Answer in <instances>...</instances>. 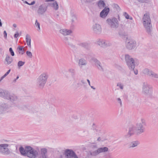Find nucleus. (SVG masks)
Returning a JSON list of instances; mask_svg holds the SVG:
<instances>
[{"label": "nucleus", "mask_w": 158, "mask_h": 158, "mask_svg": "<svg viewBox=\"0 0 158 158\" xmlns=\"http://www.w3.org/2000/svg\"><path fill=\"white\" fill-rule=\"evenodd\" d=\"M97 67L100 70L102 71H103V69L101 65V63L99 65H98V66H97Z\"/></svg>", "instance_id": "nucleus-41"}, {"label": "nucleus", "mask_w": 158, "mask_h": 158, "mask_svg": "<svg viewBox=\"0 0 158 158\" xmlns=\"http://www.w3.org/2000/svg\"><path fill=\"white\" fill-rule=\"evenodd\" d=\"M39 158H49L46 149L43 148L40 150V154Z\"/></svg>", "instance_id": "nucleus-18"}, {"label": "nucleus", "mask_w": 158, "mask_h": 158, "mask_svg": "<svg viewBox=\"0 0 158 158\" xmlns=\"http://www.w3.org/2000/svg\"><path fill=\"white\" fill-rule=\"evenodd\" d=\"M13 26L15 27V28H16V27H17V25L16 24H13Z\"/></svg>", "instance_id": "nucleus-56"}, {"label": "nucleus", "mask_w": 158, "mask_h": 158, "mask_svg": "<svg viewBox=\"0 0 158 158\" xmlns=\"http://www.w3.org/2000/svg\"><path fill=\"white\" fill-rule=\"evenodd\" d=\"M134 73L135 75H137L138 74V71H137V70H136V71L134 70Z\"/></svg>", "instance_id": "nucleus-53"}, {"label": "nucleus", "mask_w": 158, "mask_h": 158, "mask_svg": "<svg viewBox=\"0 0 158 158\" xmlns=\"http://www.w3.org/2000/svg\"><path fill=\"white\" fill-rule=\"evenodd\" d=\"M25 64L24 62H23L22 61H19L18 63V66L19 67H20L23 66Z\"/></svg>", "instance_id": "nucleus-35"}, {"label": "nucleus", "mask_w": 158, "mask_h": 158, "mask_svg": "<svg viewBox=\"0 0 158 158\" xmlns=\"http://www.w3.org/2000/svg\"><path fill=\"white\" fill-rule=\"evenodd\" d=\"M8 105L6 103H0V115L6 113L8 111Z\"/></svg>", "instance_id": "nucleus-16"}, {"label": "nucleus", "mask_w": 158, "mask_h": 158, "mask_svg": "<svg viewBox=\"0 0 158 158\" xmlns=\"http://www.w3.org/2000/svg\"><path fill=\"white\" fill-rule=\"evenodd\" d=\"M117 100L118 103L120 104V106H122V104L121 99L120 98H118L117 99Z\"/></svg>", "instance_id": "nucleus-43"}, {"label": "nucleus", "mask_w": 158, "mask_h": 158, "mask_svg": "<svg viewBox=\"0 0 158 158\" xmlns=\"http://www.w3.org/2000/svg\"><path fill=\"white\" fill-rule=\"evenodd\" d=\"M91 87V88L92 89H95V88H94V86H90Z\"/></svg>", "instance_id": "nucleus-57"}, {"label": "nucleus", "mask_w": 158, "mask_h": 158, "mask_svg": "<svg viewBox=\"0 0 158 158\" xmlns=\"http://www.w3.org/2000/svg\"><path fill=\"white\" fill-rule=\"evenodd\" d=\"M17 50L19 54L22 55L25 52V50L23 49V47L22 46H19L17 48Z\"/></svg>", "instance_id": "nucleus-24"}, {"label": "nucleus", "mask_w": 158, "mask_h": 158, "mask_svg": "<svg viewBox=\"0 0 158 158\" xmlns=\"http://www.w3.org/2000/svg\"><path fill=\"white\" fill-rule=\"evenodd\" d=\"M144 124V121L143 119H141V123H138L136 124L135 128L136 135H139L144 132L145 128L143 125Z\"/></svg>", "instance_id": "nucleus-9"}, {"label": "nucleus", "mask_w": 158, "mask_h": 158, "mask_svg": "<svg viewBox=\"0 0 158 158\" xmlns=\"http://www.w3.org/2000/svg\"><path fill=\"white\" fill-rule=\"evenodd\" d=\"M3 35L5 38L6 39L7 38V33L6 31H4L3 32Z\"/></svg>", "instance_id": "nucleus-46"}, {"label": "nucleus", "mask_w": 158, "mask_h": 158, "mask_svg": "<svg viewBox=\"0 0 158 158\" xmlns=\"http://www.w3.org/2000/svg\"><path fill=\"white\" fill-rule=\"evenodd\" d=\"M81 82L83 84H86L85 81L84 79H81Z\"/></svg>", "instance_id": "nucleus-50"}, {"label": "nucleus", "mask_w": 158, "mask_h": 158, "mask_svg": "<svg viewBox=\"0 0 158 158\" xmlns=\"http://www.w3.org/2000/svg\"><path fill=\"white\" fill-rule=\"evenodd\" d=\"M98 5L100 8L104 7L105 6V4L103 1H100L98 3Z\"/></svg>", "instance_id": "nucleus-32"}, {"label": "nucleus", "mask_w": 158, "mask_h": 158, "mask_svg": "<svg viewBox=\"0 0 158 158\" xmlns=\"http://www.w3.org/2000/svg\"><path fill=\"white\" fill-rule=\"evenodd\" d=\"M109 11V8H105L100 13V17L102 18H105L107 15Z\"/></svg>", "instance_id": "nucleus-19"}, {"label": "nucleus", "mask_w": 158, "mask_h": 158, "mask_svg": "<svg viewBox=\"0 0 158 158\" xmlns=\"http://www.w3.org/2000/svg\"><path fill=\"white\" fill-rule=\"evenodd\" d=\"M79 45L87 50H89L90 48L89 44L86 43H81L79 44Z\"/></svg>", "instance_id": "nucleus-23"}, {"label": "nucleus", "mask_w": 158, "mask_h": 158, "mask_svg": "<svg viewBox=\"0 0 158 158\" xmlns=\"http://www.w3.org/2000/svg\"><path fill=\"white\" fill-rule=\"evenodd\" d=\"M31 108V107L29 106H24L23 109L25 110H30Z\"/></svg>", "instance_id": "nucleus-42"}, {"label": "nucleus", "mask_w": 158, "mask_h": 158, "mask_svg": "<svg viewBox=\"0 0 158 158\" xmlns=\"http://www.w3.org/2000/svg\"><path fill=\"white\" fill-rule=\"evenodd\" d=\"M35 25L36 27H37V30L39 31H40V23L38 22L37 20H36L35 23Z\"/></svg>", "instance_id": "nucleus-31"}, {"label": "nucleus", "mask_w": 158, "mask_h": 158, "mask_svg": "<svg viewBox=\"0 0 158 158\" xmlns=\"http://www.w3.org/2000/svg\"><path fill=\"white\" fill-rule=\"evenodd\" d=\"M107 23L112 28L116 29L119 26V23L117 18H113L106 20Z\"/></svg>", "instance_id": "nucleus-8"}, {"label": "nucleus", "mask_w": 158, "mask_h": 158, "mask_svg": "<svg viewBox=\"0 0 158 158\" xmlns=\"http://www.w3.org/2000/svg\"><path fill=\"white\" fill-rule=\"evenodd\" d=\"M19 78V77L18 76L17 77H16V80H17L18 78Z\"/></svg>", "instance_id": "nucleus-63"}, {"label": "nucleus", "mask_w": 158, "mask_h": 158, "mask_svg": "<svg viewBox=\"0 0 158 158\" xmlns=\"http://www.w3.org/2000/svg\"><path fill=\"white\" fill-rule=\"evenodd\" d=\"M64 155L66 158H78L75 153L71 150H66Z\"/></svg>", "instance_id": "nucleus-13"}, {"label": "nucleus", "mask_w": 158, "mask_h": 158, "mask_svg": "<svg viewBox=\"0 0 158 158\" xmlns=\"http://www.w3.org/2000/svg\"><path fill=\"white\" fill-rule=\"evenodd\" d=\"M93 33L97 35H99L102 32V28L101 26L97 23L94 24L92 27Z\"/></svg>", "instance_id": "nucleus-10"}, {"label": "nucleus", "mask_w": 158, "mask_h": 158, "mask_svg": "<svg viewBox=\"0 0 158 158\" xmlns=\"http://www.w3.org/2000/svg\"><path fill=\"white\" fill-rule=\"evenodd\" d=\"M72 40L70 38H68L67 37H65L64 38V40L65 41L66 44H68L69 45L71 46H73L72 42L70 41V40Z\"/></svg>", "instance_id": "nucleus-29"}, {"label": "nucleus", "mask_w": 158, "mask_h": 158, "mask_svg": "<svg viewBox=\"0 0 158 158\" xmlns=\"http://www.w3.org/2000/svg\"><path fill=\"white\" fill-rule=\"evenodd\" d=\"M10 145L7 143H0V153L4 156H10L12 153Z\"/></svg>", "instance_id": "nucleus-5"}, {"label": "nucleus", "mask_w": 158, "mask_h": 158, "mask_svg": "<svg viewBox=\"0 0 158 158\" xmlns=\"http://www.w3.org/2000/svg\"><path fill=\"white\" fill-rule=\"evenodd\" d=\"M27 55L30 58H31L32 56V55L31 52L29 51H27L26 52Z\"/></svg>", "instance_id": "nucleus-36"}, {"label": "nucleus", "mask_w": 158, "mask_h": 158, "mask_svg": "<svg viewBox=\"0 0 158 158\" xmlns=\"http://www.w3.org/2000/svg\"><path fill=\"white\" fill-rule=\"evenodd\" d=\"M13 60L12 57H10L9 56L7 55L5 58V61L6 62L7 64H10Z\"/></svg>", "instance_id": "nucleus-26"}, {"label": "nucleus", "mask_w": 158, "mask_h": 158, "mask_svg": "<svg viewBox=\"0 0 158 158\" xmlns=\"http://www.w3.org/2000/svg\"><path fill=\"white\" fill-rule=\"evenodd\" d=\"M23 1V2L24 3H26V4H27L28 5H29V4H30V3H29L27 1Z\"/></svg>", "instance_id": "nucleus-55"}, {"label": "nucleus", "mask_w": 158, "mask_h": 158, "mask_svg": "<svg viewBox=\"0 0 158 158\" xmlns=\"http://www.w3.org/2000/svg\"><path fill=\"white\" fill-rule=\"evenodd\" d=\"M87 81L89 85L90 86V81L89 80V79H87Z\"/></svg>", "instance_id": "nucleus-54"}, {"label": "nucleus", "mask_w": 158, "mask_h": 158, "mask_svg": "<svg viewBox=\"0 0 158 158\" xmlns=\"http://www.w3.org/2000/svg\"><path fill=\"white\" fill-rule=\"evenodd\" d=\"M120 25H121V28H122V29L123 30H124V29H125L126 27H125V25H124L123 24H121Z\"/></svg>", "instance_id": "nucleus-49"}, {"label": "nucleus", "mask_w": 158, "mask_h": 158, "mask_svg": "<svg viewBox=\"0 0 158 158\" xmlns=\"http://www.w3.org/2000/svg\"><path fill=\"white\" fill-rule=\"evenodd\" d=\"M16 80H16V79H14L13 80V82H16Z\"/></svg>", "instance_id": "nucleus-61"}, {"label": "nucleus", "mask_w": 158, "mask_h": 158, "mask_svg": "<svg viewBox=\"0 0 158 158\" xmlns=\"http://www.w3.org/2000/svg\"><path fill=\"white\" fill-rule=\"evenodd\" d=\"M152 71L148 69H145L143 70V73L145 74L148 75L150 76Z\"/></svg>", "instance_id": "nucleus-30"}, {"label": "nucleus", "mask_w": 158, "mask_h": 158, "mask_svg": "<svg viewBox=\"0 0 158 158\" xmlns=\"http://www.w3.org/2000/svg\"><path fill=\"white\" fill-rule=\"evenodd\" d=\"M60 158H62V155H60Z\"/></svg>", "instance_id": "nucleus-64"}, {"label": "nucleus", "mask_w": 158, "mask_h": 158, "mask_svg": "<svg viewBox=\"0 0 158 158\" xmlns=\"http://www.w3.org/2000/svg\"><path fill=\"white\" fill-rule=\"evenodd\" d=\"M151 86L147 83L144 82L143 84L142 87V93L146 95L150 94L152 92Z\"/></svg>", "instance_id": "nucleus-12"}, {"label": "nucleus", "mask_w": 158, "mask_h": 158, "mask_svg": "<svg viewBox=\"0 0 158 158\" xmlns=\"http://www.w3.org/2000/svg\"><path fill=\"white\" fill-rule=\"evenodd\" d=\"M125 58L129 69L131 70H134L135 66L134 60L128 54L125 55Z\"/></svg>", "instance_id": "nucleus-7"}, {"label": "nucleus", "mask_w": 158, "mask_h": 158, "mask_svg": "<svg viewBox=\"0 0 158 158\" xmlns=\"http://www.w3.org/2000/svg\"><path fill=\"white\" fill-rule=\"evenodd\" d=\"M92 148L93 149L89 151L88 153L89 155L91 156H96L100 153L107 152L108 150V148L106 147L101 148L95 150V149L97 148L96 145L93 146Z\"/></svg>", "instance_id": "nucleus-6"}, {"label": "nucleus", "mask_w": 158, "mask_h": 158, "mask_svg": "<svg viewBox=\"0 0 158 158\" xmlns=\"http://www.w3.org/2000/svg\"><path fill=\"white\" fill-rule=\"evenodd\" d=\"M139 143L138 141L132 142L129 144V148H134L136 147L139 144Z\"/></svg>", "instance_id": "nucleus-27"}, {"label": "nucleus", "mask_w": 158, "mask_h": 158, "mask_svg": "<svg viewBox=\"0 0 158 158\" xmlns=\"http://www.w3.org/2000/svg\"><path fill=\"white\" fill-rule=\"evenodd\" d=\"M0 97L10 101L15 106H17L18 99L15 94L10 93L6 90L0 88Z\"/></svg>", "instance_id": "nucleus-2"}, {"label": "nucleus", "mask_w": 158, "mask_h": 158, "mask_svg": "<svg viewBox=\"0 0 158 158\" xmlns=\"http://www.w3.org/2000/svg\"><path fill=\"white\" fill-rule=\"evenodd\" d=\"M101 138L100 137H99L97 139V140L98 141H100L101 140Z\"/></svg>", "instance_id": "nucleus-58"}, {"label": "nucleus", "mask_w": 158, "mask_h": 158, "mask_svg": "<svg viewBox=\"0 0 158 158\" xmlns=\"http://www.w3.org/2000/svg\"><path fill=\"white\" fill-rule=\"evenodd\" d=\"M136 46V41L133 40H128L126 41V47L129 50L134 49Z\"/></svg>", "instance_id": "nucleus-14"}, {"label": "nucleus", "mask_w": 158, "mask_h": 158, "mask_svg": "<svg viewBox=\"0 0 158 158\" xmlns=\"http://www.w3.org/2000/svg\"><path fill=\"white\" fill-rule=\"evenodd\" d=\"M49 6V3H44L40 5L37 10L38 13L39 15H43L46 11L48 7Z\"/></svg>", "instance_id": "nucleus-11"}, {"label": "nucleus", "mask_w": 158, "mask_h": 158, "mask_svg": "<svg viewBox=\"0 0 158 158\" xmlns=\"http://www.w3.org/2000/svg\"><path fill=\"white\" fill-rule=\"evenodd\" d=\"M26 40L27 45L30 48L31 47V38L30 36L28 34L26 35Z\"/></svg>", "instance_id": "nucleus-25"}, {"label": "nucleus", "mask_w": 158, "mask_h": 158, "mask_svg": "<svg viewBox=\"0 0 158 158\" xmlns=\"http://www.w3.org/2000/svg\"><path fill=\"white\" fill-rule=\"evenodd\" d=\"M68 72L69 73L71 77L74 78L76 74V71L75 69L73 68H70L68 69Z\"/></svg>", "instance_id": "nucleus-22"}, {"label": "nucleus", "mask_w": 158, "mask_h": 158, "mask_svg": "<svg viewBox=\"0 0 158 158\" xmlns=\"http://www.w3.org/2000/svg\"><path fill=\"white\" fill-rule=\"evenodd\" d=\"M35 3V1H33L31 3H30V4H29V5H34Z\"/></svg>", "instance_id": "nucleus-51"}, {"label": "nucleus", "mask_w": 158, "mask_h": 158, "mask_svg": "<svg viewBox=\"0 0 158 158\" xmlns=\"http://www.w3.org/2000/svg\"><path fill=\"white\" fill-rule=\"evenodd\" d=\"M93 60L94 62L95 65H96L97 63L99 62V61L96 58H94L93 59Z\"/></svg>", "instance_id": "nucleus-44"}, {"label": "nucleus", "mask_w": 158, "mask_h": 158, "mask_svg": "<svg viewBox=\"0 0 158 158\" xmlns=\"http://www.w3.org/2000/svg\"><path fill=\"white\" fill-rule=\"evenodd\" d=\"M123 15L124 16H125L126 19H132V18L131 17V18H129V15L126 12H124L123 13Z\"/></svg>", "instance_id": "nucleus-37"}, {"label": "nucleus", "mask_w": 158, "mask_h": 158, "mask_svg": "<svg viewBox=\"0 0 158 158\" xmlns=\"http://www.w3.org/2000/svg\"><path fill=\"white\" fill-rule=\"evenodd\" d=\"M97 43L100 46L103 48H106L111 45V43L110 41L102 39L98 40Z\"/></svg>", "instance_id": "nucleus-15"}, {"label": "nucleus", "mask_w": 158, "mask_h": 158, "mask_svg": "<svg viewBox=\"0 0 158 158\" xmlns=\"http://www.w3.org/2000/svg\"><path fill=\"white\" fill-rule=\"evenodd\" d=\"M139 2L141 3H146L147 0H138Z\"/></svg>", "instance_id": "nucleus-47"}, {"label": "nucleus", "mask_w": 158, "mask_h": 158, "mask_svg": "<svg viewBox=\"0 0 158 158\" xmlns=\"http://www.w3.org/2000/svg\"><path fill=\"white\" fill-rule=\"evenodd\" d=\"M94 132H95L96 131V132H97L98 131V130L96 129H94Z\"/></svg>", "instance_id": "nucleus-60"}, {"label": "nucleus", "mask_w": 158, "mask_h": 158, "mask_svg": "<svg viewBox=\"0 0 158 158\" xmlns=\"http://www.w3.org/2000/svg\"><path fill=\"white\" fill-rule=\"evenodd\" d=\"M48 77V75L46 73L41 74L37 79V84L40 89L43 88L45 85Z\"/></svg>", "instance_id": "nucleus-4"}, {"label": "nucleus", "mask_w": 158, "mask_h": 158, "mask_svg": "<svg viewBox=\"0 0 158 158\" xmlns=\"http://www.w3.org/2000/svg\"><path fill=\"white\" fill-rule=\"evenodd\" d=\"M143 23L146 32L151 34L152 30L151 20L148 13H146L143 15L142 19Z\"/></svg>", "instance_id": "nucleus-3"}, {"label": "nucleus", "mask_w": 158, "mask_h": 158, "mask_svg": "<svg viewBox=\"0 0 158 158\" xmlns=\"http://www.w3.org/2000/svg\"><path fill=\"white\" fill-rule=\"evenodd\" d=\"M150 76L155 78H158V74L152 71Z\"/></svg>", "instance_id": "nucleus-33"}, {"label": "nucleus", "mask_w": 158, "mask_h": 158, "mask_svg": "<svg viewBox=\"0 0 158 158\" xmlns=\"http://www.w3.org/2000/svg\"><path fill=\"white\" fill-rule=\"evenodd\" d=\"M47 2H49L51 1H54V0H45Z\"/></svg>", "instance_id": "nucleus-59"}, {"label": "nucleus", "mask_w": 158, "mask_h": 158, "mask_svg": "<svg viewBox=\"0 0 158 158\" xmlns=\"http://www.w3.org/2000/svg\"><path fill=\"white\" fill-rule=\"evenodd\" d=\"M49 5L53 7L55 10H57L59 8L58 4L56 2H54L53 3H49Z\"/></svg>", "instance_id": "nucleus-28"}, {"label": "nucleus", "mask_w": 158, "mask_h": 158, "mask_svg": "<svg viewBox=\"0 0 158 158\" xmlns=\"http://www.w3.org/2000/svg\"><path fill=\"white\" fill-rule=\"evenodd\" d=\"M10 71V69L5 74L2 76L0 79V82L3 80V79L5 78L6 76L8 75Z\"/></svg>", "instance_id": "nucleus-34"}, {"label": "nucleus", "mask_w": 158, "mask_h": 158, "mask_svg": "<svg viewBox=\"0 0 158 158\" xmlns=\"http://www.w3.org/2000/svg\"><path fill=\"white\" fill-rule=\"evenodd\" d=\"M101 63V62L99 61V62H98L97 63V64L96 65H95L97 67V66H98V65H99V64H100Z\"/></svg>", "instance_id": "nucleus-52"}, {"label": "nucleus", "mask_w": 158, "mask_h": 158, "mask_svg": "<svg viewBox=\"0 0 158 158\" xmlns=\"http://www.w3.org/2000/svg\"><path fill=\"white\" fill-rule=\"evenodd\" d=\"M114 7L117 10H118L120 8L119 6L116 4H114Z\"/></svg>", "instance_id": "nucleus-48"}, {"label": "nucleus", "mask_w": 158, "mask_h": 158, "mask_svg": "<svg viewBox=\"0 0 158 158\" xmlns=\"http://www.w3.org/2000/svg\"><path fill=\"white\" fill-rule=\"evenodd\" d=\"M19 33L18 31L16 32V33L14 34V37L15 38H17L19 36Z\"/></svg>", "instance_id": "nucleus-45"}, {"label": "nucleus", "mask_w": 158, "mask_h": 158, "mask_svg": "<svg viewBox=\"0 0 158 158\" xmlns=\"http://www.w3.org/2000/svg\"><path fill=\"white\" fill-rule=\"evenodd\" d=\"M117 86L119 87L120 89H123V86L121 83H118L117 85Z\"/></svg>", "instance_id": "nucleus-39"}, {"label": "nucleus", "mask_w": 158, "mask_h": 158, "mask_svg": "<svg viewBox=\"0 0 158 158\" xmlns=\"http://www.w3.org/2000/svg\"><path fill=\"white\" fill-rule=\"evenodd\" d=\"M135 133L136 134L135 126L133 125H131L129 127L128 133L125 135V137L126 138H128L134 135Z\"/></svg>", "instance_id": "nucleus-17"}, {"label": "nucleus", "mask_w": 158, "mask_h": 158, "mask_svg": "<svg viewBox=\"0 0 158 158\" xmlns=\"http://www.w3.org/2000/svg\"><path fill=\"white\" fill-rule=\"evenodd\" d=\"M76 19L77 18L76 16L75 15H73L72 17L71 20L72 22L73 23Z\"/></svg>", "instance_id": "nucleus-40"}, {"label": "nucleus", "mask_w": 158, "mask_h": 158, "mask_svg": "<svg viewBox=\"0 0 158 158\" xmlns=\"http://www.w3.org/2000/svg\"><path fill=\"white\" fill-rule=\"evenodd\" d=\"M86 60L83 58H81L79 60L78 62V66L81 68L83 66H85L87 64Z\"/></svg>", "instance_id": "nucleus-21"}, {"label": "nucleus", "mask_w": 158, "mask_h": 158, "mask_svg": "<svg viewBox=\"0 0 158 158\" xmlns=\"http://www.w3.org/2000/svg\"><path fill=\"white\" fill-rule=\"evenodd\" d=\"M19 151L21 155L27 156L30 158H36L38 156L39 151L30 146H26L24 148L21 146Z\"/></svg>", "instance_id": "nucleus-1"}, {"label": "nucleus", "mask_w": 158, "mask_h": 158, "mask_svg": "<svg viewBox=\"0 0 158 158\" xmlns=\"http://www.w3.org/2000/svg\"><path fill=\"white\" fill-rule=\"evenodd\" d=\"M9 51L11 55L12 56H15V53L13 51L12 49L11 48H9Z\"/></svg>", "instance_id": "nucleus-38"}, {"label": "nucleus", "mask_w": 158, "mask_h": 158, "mask_svg": "<svg viewBox=\"0 0 158 158\" xmlns=\"http://www.w3.org/2000/svg\"><path fill=\"white\" fill-rule=\"evenodd\" d=\"M2 26V22H0V26L1 27Z\"/></svg>", "instance_id": "nucleus-62"}, {"label": "nucleus", "mask_w": 158, "mask_h": 158, "mask_svg": "<svg viewBox=\"0 0 158 158\" xmlns=\"http://www.w3.org/2000/svg\"><path fill=\"white\" fill-rule=\"evenodd\" d=\"M60 32L64 35H70L72 33V31L70 30L66 29H61L60 30Z\"/></svg>", "instance_id": "nucleus-20"}]
</instances>
